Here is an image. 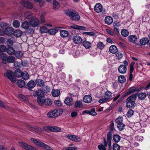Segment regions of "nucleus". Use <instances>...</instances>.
I'll use <instances>...</instances> for the list:
<instances>
[{
    "label": "nucleus",
    "instance_id": "26",
    "mask_svg": "<svg viewBox=\"0 0 150 150\" xmlns=\"http://www.w3.org/2000/svg\"><path fill=\"white\" fill-rule=\"evenodd\" d=\"M68 32L65 30H61L60 31V35L62 38L67 37L69 35Z\"/></svg>",
    "mask_w": 150,
    "mask_h": 150
},
{
    "label": "nucleus",
    "instance_id": "57",
    "mask_svg": "<svg viewBox=\"0 0 150 150\" xmlns=\"http://www.w3.org/2000/svg\"><path fill=\"white\" fill-rule=\"evenodd\" d=\"M120 149V146L117 144L115 143L113 145V150H119Z\"/></svg>",
    "mask_w": 150,
    "mask_h": 150
},
{
    "label": "nucleus",
    "instance_id": "49",
    "mask_svg": "<svg viewBox=\"0 0 150 150\" xmlns=\"http://www.w3.org/2000/svg\"><path fill=\"white\" fill-rule=\"evenodd\" d=\"M113 139L116 143L118 142L120 139V137L117 134H115L113 137Z\"/></svg>",
    "mask_w": 150,
    "mask_h": 150
},
{
    "label": "nucleus",
    "instance_id": "3",
    "mask_svg": "<svg viewBox=\"0 0 150 150\" xmlns=\"http://www.w3.org/2000/svg\"><path fill=\"white\" fill-rule=\"evenodd\" d=\"M31 140L35 144L43 149H46L47 150H53L50 146L45 144L38 139H37L34 138H31Z\"/></svg>",
    "mask_w": 150,
    "mask_h": 150
},
{
    "label": "nucleus",
    "instance_id": "46",
    "mask_svg": "<svg viewBox=\"0 0 150 150\" xmlns=\"http://www.w3.org/2000/svg\"><path fill=\"white\" fill-rule=\"evenodd\" d=\"M14 36L16 37H20L22 35V31L20 30H17L14 31L13 33Z\"/></svg>",
    "mask_w": 150,
    "mask_h": 150
},
{
    "label": "nucleus",
    "instance_id": "45",
    "mask_svg": "<svg viewBox=\"0 0 150 150\" xmlns=\"http://www.w3.org/2000/svg\"><path fill=\"white\" fill-rule=\"evenodd\" d=\"M146 96V94L145 93H140L138 96L139 99L142 100H144Z\"/></svg>",
    "mask_w": 150,
    "mask_h": 150
},
{
    "label": "nucleus",
    "instance_id": "41",
    "mask_svg": "<svg viewBox=\"0 0 150 150\" xmlns=\"http://www.w3.org/2000/svg\"><path fill=\"white\" fill-rule=\"evenodd\" d=\"M15 58L14 56H10L7 57L6 62L7 61L9 63H13L15 62Z\"/></svg>",
    "mask_w": 150,
    "mask_h": 150
},
{
    "label": "nucleus",
    "instance_id": "6",
    "mask_svg": "<svg viewBox=\"0 0 150 150\" xmlns=\"http://www.w3.org/2000/svg\"><path fill=\"white\" fill-rule=\"evenodd\" d=\"M62 111L60 110H55L49 112L47 115L48 117L50 118H54L57 117L62 114Z\"/></svg>",
    "mask_w": 150,
    "mask_h": 150
},
{
    "label": "nucleus",
    "instance_id": "53",
    "mask_svg": "<svg viewBox=\"0 0 150 150\" xmlns=\"http://www.w3.org/2000/svg\"><path fill=\"white\" fill-rule=\"evenodd\" d=\"M13 26L15 28H18L20 25V23L17 20H15L13 21Z\"/></svg>",
    "mask_w": 150,
    "mask_h": 150
},
{
    "label": "nucleus",
    "instance_id": "50",
    "mask_svg": "<svg viewBox=\"0 0 150 150\" xmlns=\"http://www.w3.org/2000/svg\"><path fill=\"white\" fill-rule=\"evenodd\" d=\"M6 46L0 45V55L3 54V52L6 51Z\"/></svg>",
    "mask_w": 150,
    "mask_h": 150
},
{
    "label": "nucleus",
    "instance_id": "39",
    "mask_svg": "<svg viewBox=\"0 0 150 150\" xmlns=\"http://www.w3.org/2000/svg\"><path fill=\"white\" fill-rule=\"evenodd\" d=\"M30 22L29 23L27 22H24L22 24V27L24 29H27L30 26Z\"/></svg>",
    "mask_w": 150,
    "mask_h": 150
},
{
    "label": "nucleus",
    "instance_id": "29",
    "mask_svg": "<svg viewBox=\"0 0 150 150\" xmlns=\"http://www.w3.org/2000/svg\"><path fill=\"white\" fill-rule=\"evenodd\" d=\"M109 51L111 53L115 54L117 51V48L116 46L112 45L110 47Z\"/></svg>",
    "mask_w": 150,
    "mask_h": 150
},
{
    "label": "nucleus",
    "instance_id": "7",
    "mask_svg": "<svg viewBox=\"0 0 150 150\" xmlns=\"http://www.w3.org/2000/svg\"><path fill=\"white\" fill-rule=\"evenodd\" d=\"M115 121L118 128L121 131L125 127V124L122 123L123 117L119 116L116 119Z\"/></svg>",
    "mask_w": 150,
    "mask_h": 150
},
{
    "label": "nucleus",
    "instance_id": "20",
    "mask_svg": "<svg viewBox=\"0 0 150 150\" xmlns=\"http://www.w3.org/2000/svg\"><path fill=\"white\" fill-rule=\"evenodd\" d=\"M45 98L44 96L38 97L37 102L38 104L40 105H43L45 103Z\"/></svg>",
    "mask_w": 150,
    "mask_h": 150
},
{
    "label": "nucleus",
    "instance_id": "40",
    "mask_svg": "<svg viewBox=\"0 0 150 150\" xmlns=\"http://www.w3.org/2000/svg\"><path fill=\"white\" fill-rule=\"evenodd\" d=\"M53 8L55 9H57L59 8L60 5L59 3L56 1L54 0L53 2Z\"/></svg>",
    "mask_w": 150,
    "mask_h": 150
},
{
    "label": "nucleus",
    "instance_id": "51",
    "mask_svg": "<svg viewBox=\"0 0 150 150\" xmlns=\"http://www.w3.org/2000/svg\"><path fill=\"white\" fill-rule=\"evenodd\" d=\"M121 34L124 37H126L128 35L129 32L126 29H123L121 31Z\"/></svg>",
    "mask_w": 150,
    "mask_h": 150
},
{
    "label": "nucleus",
    "instance_id": "1",
    "mask_svg": "<svg viewBox=\"0 0 150 150\" xmlns=\"http://www.w3.org/2000/svg\"><path fill=\"white\" fill-rule=\"evenodd\" d=\"M138 95V94L137 93L135 94H133L129 97L126 100V107L129 108H134L136 105L134 101Z\"/></svg>",
    "mask_w": 150,
    "mask_h": 150
},
{
    "label": "nucleus",
    "instance_id": "5",
    "mask_svg": "<svg viewBox=\"0 0 150 150\" xmlns=\"http://www.w3.org/2000/svg\"><path fill=\"white\" fill-rule=\"evenodd\" d=\"M4 75L5 77L8 78L13 83L15 82L16 81V78L14 77L13 72L11 70H7L4 74Z\"/></svg>",
    "mask_w": 150,
    "mask_h": 150
},
{
    "label": "nucleus",
    "instance_id": "58",
    "mask_svg": "<svg viewBox=\"0 0 150 150\" xmlns=\"http://www.w3.org/2000/svg\"><path fill=\"white\" fill-rule=\"evenodd\" d=\"M40 30L42 33H44L47 31V29L45 26H42L40 27Z\"/></svg>",
    "mask_w": 150,
    "mask_h": 150
},
{
    "label": "nucleus",
    "instance_id": "23",
    "mask_svg": "<svg viewBox=\"0 0 150 150\" xmlns=\"http://www.w3.org/2000/svg\"><path fill=\"white\" fill-rule=\"evenodd\" d=\"M139 42L141 45H145L149 43V40L147 38H143L140 40Z\"/></svg>",
    "mask_w": 150,
    "mask_h": 150
},
{
    "label": "nucleus",
    "instance_id": "11",
    "mask_svg": "<svg viewBox=\"0 0 150 150\" xmlns=\"http://www.w3.org/2000/svg\"><path fill=\"white\" fill-rule=\"evenodd\" d=\"M112 133L111 132H108L107 135V144L108 146V150H111L112 146H111V141L112 139Z\"/></svg>",
    "mask_w": 150,
    "mask_h": 150
},
{
    "label": "nucleus",
    "instance_id": "12",
    "mask_svg": "<svg viewBox=\"0 0 150 150\" xmlns=\"http://www.w3.org/2000/svg\"><path fill=\"white\" fill-rule=\"evenodd\" d=\"M21 3L22 6L28 9H31L33 7V4L28 1H21Z\"/></svg>",
    "mask_w": 150,
    "mask_h": 150
},
{
    "label": "nucleus",
    "instance_id": "15",
    "mask_svg": "<svg viewBox=\"0 0 150 150\" xmlns=\"http://www.w3.org/2000/svg\"><path fill=\"white\" fill-rule=\"evenodd\" d=\"M70 28L76 29L79 30H84L86 29V28L84 26L77 25L75 24L71 25L70 26L69 28Z\"/></svg>",
    "mask_w": 150,
    "mask_h": 150
},
{
    "label": "nucleus",
    "instance_id": "48",
    "mask_svg": "<svg viewBox=\"0 0 150 150\" xmlns=\"http://www.w3.org/2000/svg\"><path fill=\"white\" fill-rule=\"evenodd\" d=\"M118 81L120 83H123L126 81L125 77L122 75H121L118 77Z\"/></svg>",
    "mask_w": 150,
    "mask_h": 150
},
{
    "label": "nucleus",
    "instance_id": "27",
    "mask_svg": "<svg viewBox=\"0 0 150 150\" xmlns=\"http://www.w3.org/2000/svg\"><path fill=\"white\" fill-rule=\"evenodd\" d=\"M0 56L2 62L4 64H6V63L7 57V54H6L3 53L0 55Z\"/></svg>",
    "mask_w": 150,
    "mask_h": 150
},
{
    "label": "nucleus",
    "instance_id": "24",
    "mask_svg": "<svg viewBox=\"0 0 150 150\" xmlns=\"http://www.w3.org/2000/svg\"><path fill=\"white\" fill-rule=\"evenodd\" d=\"M82 45L86 49H89L91 46V43L86 40L83 42Z\"/></svg>",
    "mask_w": 150,
    "mask_h": 150
},
{
    "label": "nucleus",
    "instance_id": "22",
    "mask_svg": "<svg viewBox=\"0 0 150 150\" xmlns=\"http://www.w3.org/2000/svg\"><path fill=\"white\" fill-rule=\"evenodd\" d=\"M111 97V93L108 91L105 92L104 96V102L106 101Z\"/></svg>",
    "mask_w": 150,
    "mask_h": 150
},
{
    "label": "nucleus",
    "instance_id": "10",
    "mask_svg": "<svg viewBox=\"0 0 150 150\" xmlns=\"http://www.w3.org/2000/svg\"><path fill=\"white\" fill-rule=\"evenodd\" d=\"M30 25L33 27L38 26L40 22L38 19L37 18H33L30 21Z\"/></svg>",
    "mask_w": 150,
    "mask_h": 150
},
{
    "label": "nucleus",
    "instance_id": "42",
    "mask_svg": "<svg viewBox=\"0 0 150 150\" xmlns=\"http://www.w3.org/2000/svg\"><path fill=\"white\" fill-rule=\"evenodd\" d=\"M21 77L25 80H26L29 78V75L28 73L26 71H24L23 72Z\"/></svg>",
    "mask_w": 150,
    "mask_h": 150
},
{
    "label": "nucleus",
    "instance_id": "30",
    "mask_svg": "<svg viewBox=\"0 0 150 150\" xmlns=\"http://www.w3.org/2000/svg\"><path fill=\"white\" fill-rule=\"evenodd\" d=\"M17 85L20 88H23L25 85V83L22 80H19L17 82Z\"/></svg>",
    "mask_w": 150,
    "mask_h": 150
},
{
    "label": "nucleus",
    "instance_id": "2",
    "mask_svg": "<svg viewBox=\"0 0 150 150\" xmlns=\"http://www.w3.org/2000/svg\"><path fill=\"white\" fill-rule=\"evenodd\" d=\"M65 13L66 14L73 20L78 21L80 19V17L78 13L75 10H68Z\"/></svg>",
    "mask_w": 150,
    "mask_h": 150
},
{
    "label": "nucleus",
    "instance_id": "54",
    "mask_svg": "<svg viewBox=\"0 0 150 150\" xmlns=\"http://www.w3.org/2000/svg\"><path fill=\"white\" fill-rule=\"evenodd\" d=\"M134 111L132 109H129L127 113V115L128 117H130L134 115Z\"/></svg>",
    "mask_w": 150,
    "mask_h": 150
},
{
    "label": "nucleus",
    "instance_id": "60",
    "mask_svg": "<svg viewBox=\"0 0 150 150\" xmlns=\"http://www.w3.org/2000/svg\"><path fill=\"white\" fill-rule=\"evenodd\" d=\"M14 65L15 68L17 69L20 68L21 67V64L17 62H14Z\"/></svg>",
    "mask_w": 150,
    "mask_h": 150
},
{
    "label": "nucleus",
    "instance_id": "21",
    "mask_svg": "<svg viewBox=\"0 0 150 150\" xmlns=\"http://www.w3.org/2000/svg\"><path fill=\"white\" fill-rule=\"evenodd\" d=\"M118 70L119 72L121 74L125 73L127 70V68L125 66L123 65H120L118 68Z\"/></svg>",
    "mask_w": 150,
    "mask_h": 150
},
{
    "label": "nucleus",
    "instance_id": "33",
    "mask_svg": "<svg viewBox=\"0 0 150 150\" xmlns=\"http://www.w3.org/2000/svg\"><path fill=\"white\" fill-rule=\"evenodd\" d=\"M36 84L39 86L41 87L42 86L44 85V81L40 79H36L35 81Z\"/></svg>",
    "mask_w": 150,
    "mask_h": 150
},
{
    "label": "nucleus",
    "instance_id": "13",
    "mask_svg": "<svg viewBox=\"0 0 150 150\" xmlns=\"http://www.w3.org/2000/svg\"><path fill=\"white\" fill-rule=\"evenodd\" d=\"M72 40L75 44L79 45L82 43L83 39L81 37L76 35L73 37Z\"/></svg>",
    "mask_w": 150,
    "mask_h": 150
},
{
    "label": "nucleus",
    "instance_id": "18",
    "mask_svg": "<svg viewBox=\"0 0 150 150\" xmlns=\"http://www.w3.org/2000/svg\"><path fill=\"white\" fill-rule=\"evenodd\" d=\"M15 41V38L12 37L7 40L6 42V43L8 46H11L13 45Z\"/></svg>",
    "mask_w": 150,
    "mask_h": 150
},
{
    "label": "nucleus",
    "instance_id": "44",
    "mask_svg": "<svg viewBox=\"0 0 150 150\" xmlns=\"http://www.w3.org/2000/svg\"><path fill=\"white\" fill-rule=\"evenodd\" d=\"M16 57L18 58H20L23 56V54L22 52L21 51H18L14 53Z\"/></svg>",
    "mask_w": 150,
    "mask_h": 150
},
{
    "label": "nucleus",
    "instance_id": "14",
    "mask_svg": "<svg viewBox=\"0 0 150 150\" xmlns=\"http://www.w3.org/2000/svg\"><path fill=\"white\" fill-rule=\"evenodd\" d=\"M95 11L97 13L101 12L103 10L102 5L100 3L97 4L94 6Z\"/></svg>",
    "mask_w": 150,
    "mask_h": 150
},
{
    "label": "nucleus",
    "instance_id": "25",
    "mask_svg": "<svg viewBox=\"0 0 150 150\" xmlns=\"http://www.w3.org/2000/svg\"><path fill=\"white\" fill-rule=\"evenodd\" d=\"M113 21L112 18L110 16H106L105 19V23L108 25L111 24L112 23Z\"/></svg>",
    "mask_w": 150,
    "mask_h": 150
},
{
    "label": "nucleus",
    "instance_id": "52",
    "mask_svg": "<svg viewBox=\"0 0 150 150\" xmlns=\"http://www.w3.org/2000/svg\"><path fill=\"white\" fill-rule=\"evenodd\" d=\"M58 31V30L56 29H51L48 31L49 33L51 35H53L56 34Z\"/></svg>",
    "mask_w": 150,
    "mask_h": 150
},
{
    "label": "nucleus",
    "instance_id": "38",
    "mask_svg": "<svg viewBox=\"0 0 150 150\" xmlns=\"http://www.w3.org/2000/svg\"><path fill=\"white\" fill-rule=\"evenodd\" d=\"M73 101V99L71 98H67L64 101L65 103L68 105H71V102Z\"/></svg>",
    "mask_w": 150,
    "mask_h": 150
},
{
    "label": "nucleus",
    "instance_id": "43",
    "mask_svg": "<svg viewBox=\"0 0 150 150\" xmlns=\"http://www.w3.org/2000/svg\"><path fill=\"white\" fill-rule=\"evenodd\" d=\"M74 107L76 108H82L83 105L81 102L80 101H76L75 103Z\"/></svg>",
    "mask_w": 150,
    "mask_h": 150
},
{
    "label": "nucleus",
    "instance_id": "16",
    "mask_svg": "<svg viewBox=\"0 0 150 150\" xmlns=\"http://www.w3.org/2000/svg\"><path fill=\"white\" fill-rule=\"evenodd\" d=\"M33 96H38L39 97L44 96V93L42 90L40 89L36 91L33 94Z\"/></svg>",
    "mask_w": 150,
    "mask_h": 150
},
{
    "label": "nucleus",
    "instance_id": "19",
    "mask_svg": "<svg viewBox=\"0 0 150 150\" xmlns=\"http://www.w3.org/2000/svg\"><path fill=\"white\" fill-rule=\"evenodd\" d=\"M83 101L87 103H90L92 100V98L90 95L85 96L83 98Z\"/></svg>",
    "mask_w": 150,
    "mask_h": 150
},
{
    "label": "nucleus",
    "instance_id": "34",
    "mask_svg": "<svg viewBox=\"0 0 150 150\" xmlns=\"http://www.w3.org/2000/svg\"><path fill=\"white\" fill-rule=\"evenodd\" d=\"M35 85V83L32 80L29 81L27 84V86L29 89L33 88Z\"/></svg>",
    "mask_w": 150,
    "mask_h": 150
},
{
    "label": "nucleus",
    "instance_id": "61",
    "mask_svg": "<svg viewBox=\"0 0 150 150\" xmlns=\"http://www.w3.org/2000/svg\"><path fill=\"white\" fill-rule=\"evenodd\" d=\"M83 34L91 36L96 35V34L92 32H84Z\"/></svg>",
    "mask_w": 150,
    "mask_h": 150
},
{
    "label": "nucleus",
    "instance_id": "4",
    "mask_svg": "<svg viewBox=\"0 0 150 150\" xmlns=\"http://www.w3.org/2000/svg\"><path fill=\"white\" fill-rule=\"evenodd\" d=\"M14 33V29L11 27H7L4 29H0V35H11Z\"/></svg>",
    "mask_w": 150,
    "mask_h": 150
},
{
    "label": "nucleus",
    "instance_id": "59",
    "mask_svg": "<svg viewBox=\"0 0 150 150\" xmlns=\"http://www.w3.org/2000/svg\"><path fill=\"white\" fill-rule=\"evenodd\" d=\"M54 103L55 105L57 106H61L62 105V103L59 100H55Z\"/></svg>",
    "mask_w": 150,
    "mask_h": 150
},
{
    "label": "nucleus",
    "instance_id": "37",
    "mask_svg": "<svg viewBox=\"0 0 150 150\" xmlns=\"http://www.w3.org/2000/svg\"><path fill=\"white\" fill-rule=\"evenodd\" d=\"M23 72L19 69H17L14 72L15 76L17 77H20L22 75Z\"/></svg>",
    "mask_w": 150,
    "mask_h": 150
},
{
    "label": "nucleus",
    "instance_id": "36",
    "mask_svg": "<svg viewBox=\"0 0 150 150\" xmlns=\"http://www.w3.org/2000/svg\"><path fill=\"white\" fill-rule=\"evenodd\" d=\"M137 38V36L135 35H130L128 37V40L131 42H136Z\"/></svg>",
    "mask_w": 150,
    "mask_h": 150
},
{
    "label": "nucleus",
    "instance_id": "28",
    "mask_svg": "<svg viewBox=\"0 0 150 150\" xmlns=\"http://www.w3.org/2000/svg\"><path fill=\"white\" fill-rule=\"evenodd\" d=\"M139 91V89L135 87H132L129 88L127 92L129 94H130L135 91L137 92Z\"/></svg>",
    "mask_w": 150,
    "mask_h": 150
},
{
    "label": "nucleus",
    "instance_id": "17",
    "mask_svg": "<svg viewBox=\"0 0 150 150\" xmlns=\"http://www.w3.org/2000/svg\"><path fill=\"white\" fill-rule=\"evenodd\" d=\"M84 113H86L92 115H96L97 113L95 112V109L93 108L91 110V111L85 110L83 112L82 114Z\"/></svg>",
    "mask_w": 150,
    "mask_h": 150
},
{
    "label": "nucleus",
    "instance_id": "55",
    "mask_svg": "<svg viewBox=\"0 0 150 150\" xmlns=\"http://www.w3.org/2000/svg\"><path fill=\"white\" fill-rule=\"evenodd\" d=\"M45 15V13H42L41 15L40 16V20L41 22L42 23H44L45 22V20L44 18Z\"/></svg>",
    "mask_w": 150,
    "mask_h": 150
},
{
    "label": "nucleus",
    "instance_id": "56",
    "mask_svg": "<svg viewBox=\"0 0 150 150\" xmlns=\"http://www.w3.org/2000/svg\"><path fill=\"white\" fill-rule=\"evenodd\" d=\"M31 15V13L29 11L25 12L24 13V16L27 18H30Z\"/></svg>",
    "mask_w": 150,
    "mask_h": 150
},
{
    "label": "nucleus",
    "instance_id": "47",
    "mask_svg": "<svg viewBox=\"0 0 150 150\" xmlns=\"http://www.w3.org/2000/svg\"><path fill=\"white\" fill-rule=\"evenodd\" d=\"M18 98L21 100L27 102L28 101V98L22 94H19L18 95Z\"/></svg>",
    "mask_w": 150,
    "mask_h": 150
},
{
    "label": "nucleus",
    "instance_id": "9",
    "mask_svg": "<svg viewBox=\"0 0 150 150\" xmlns=\"http://www.w3.org/2000/svg\"><path fill=\"white\" fill-rule=\"evenodd\" d=\"M65 137L71 140L76 142H80L81 140L80 137L71 134H67L66 136Z\"/></svg>",
    "mask_w": 150,
    "mask_h": 150
},
{
    "label": "nucleus",
    "instance_id": "64",
    "mask_svg": "<svg viewBox=\"0 0 150 150\" xmlns=\"http://www.w3.org/2000/svg\"><path fill=\"white\" fill-rule=\"evenodd\" d=\"M45 103L44 104L47 105H50L52 104L51 102L49 99H45Z\"/></svg>",
    "mask_w": 150,
    "mask_h": 150
},
{
    "label": "nucleus",
    "instance_id": "62",
    "mask_svg": "<svg viewBox=\"0 0 150 150\" xmlns=\"http://www.w3.org/2000/svg\"><path fill=\"white\" fill-rule=\"evenodd\" d=\"M103 44L102 42H99L97 44V47L98 48L100 49H103Z\"/></svg>",
    "mask_w": 150,
    "mask_h": 150
},
{
    "label": "nucleus",
    "instance_id": "8",
    "mask_svg": "<svg viewBox=\"0 0 150 150\" xmlns=\"http://www.w3.org/2000/svg\"><path fill=\"white\" fill-rule=\"evenodd\" d=\"M18 143L21 146L26 150H37L33 147L25 143L19 142Z\"/></svg>",
    "mask_w": 150,
    "mask_h": 150
},
{
    "label": "nucleus",
    "instance_id": "63",
    "mask_svg": "<svg viewBox=\"0 0 150 150\" xmlns=\"http://www.w3.org/2000/svg\"><path fill=\"white\" fill-rule=\"evenodd\" d=\"M117 58L118 59H121L123 57V55L121 52H118L116 54Z\"/></svg>",
    "mask_w": 150,
    "mask_h": 150
},
{
    "label": "nucleus",
    "instance_id": "35",
    "mask_svg": "<svg viewBox=\"0 0 150 150\" xmlns=\"http://www.w3.org/2000/svg\"><path fill=\"white\" fill-rule=\"evenodd\" d=\"M7 52L9 55H13L15 53L14 49L11 47H8L6 50Z\"/></svg>",
    "mask_w": 150,
    "mask_h": 150
},
{
    "label": "nucleus",
    "instance_id": "32",
    "mask_svg": "<svg viewBox=\"0 0 150 150\" xmlns=\"http://www.w3.org/2000/svg\"><path fill=\"white\" fill-rule=\"evenodd\" d=\"M61 129L56 126H50V131L53 132H60L61 131Z\"/></svg>",
    "mask_w": 150,
    "mask_h": 150
},
{
    "label": "nucleus",
    "instance_id": "31",
    "mask_svg": "<svg viewBox=\"0 0 150 150\" xmlns=\"http://www.w3.org/2000/svg\"><path fill=\"white\" fill-rule=\"evenodd\" d=\"M60 91L57 89H53L52 91V94L54 97H58L60 94Z\"/></svg>",
    "mask_w": 150,
    "mask_h": 150
}]
</instances>
